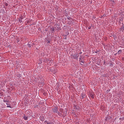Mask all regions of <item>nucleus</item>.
Listing matches in <instances>:
<instances>
[{
  "label": "nucleus",
  "mask_w": 124,
  "mask_h": 124,
  "mask_svg": "<svg viewBox=\"0 0 124 124\" xmlns=\"http://www.w3.org/2000/svg\"><path fill=\"white\" fill-rule=\"evenodd\" d=\"M40 84H41L42 85H43L44 84V80H43V79H42V81H39Z\"/></svg>",
  "instance_id": "4"
},
{
  "label": "nucleus",
  "mask_w": 124,
  "mask_h": 124,
  "mask_svg": "<svg viewBox=\"0 0 124 124\" xmlns=\"http://www.w3.org/2000/svg\"><path fill=\"white\" fill-rule=\"evenodd\" d=\"M79 62H81L80 64H84V62H83V59L82 58H79Z\"/></svg>",
  "instance_id": "3"
},
{
  "label": "nucleus",
  "mask_w": 124,
  "mask_h": 124,
  "mask_svg": "<svg viewBox=\"0 0 124 124\" xmlns=\"http://www.w3.org/2000/svg\"><path fill=\"white\" fill-rule=\"evenodd\" d=\"M51 31H52V32H54V31H55V28H51Z\"/></svg>",
  "instance_id": "7"
},
{
  "label": "nucleus",
  "mask_w": 124,
  "mask_h": 124,
  "mask_svg": "<svg viewBox=\"0 0 124 124\" xmlns=\"http://www.w3.org/2000/svg\"><path fill=\"white\" fill-rule=\"evenodd\" d=\"M110 1H111V3H114L115 0H110Z\"/></svg>",
  "instance_id": "9"
},
{
  "label": "nucleus",
  "mask_w": 124,
  "mask_h": 124,
  "mask_svg": "<svg viewBox=\"0 0 124 124\" xmlns=\"http://www.w3.org/2000/svg\"><path fill=\"white\" fill-rule=\"evenodd\" d=\"M47 124H54L53 123L49 122L47 123Z\"/></svg>",
  "instance_id": "10"
},
{
  "label": "nucleus",
  "mask_w": 124,
  "mask_h": 124,
  "mask_svg": "<svg viewBox=\"0 0 124 124\" xmlns=\"http://www.w3.org/2000/svg\"><path fill=\"white\" fill-rule=\"evenodd\" d=\"M50 43V41H48V42H47V43Z\"/></svg>",
  "instance_id": "17"
},
{
  "label": "nucleus",
  "mask_w": 124,
  "mask_h": 124,
  "mask_svg": "<svg viewBox=\"0 0 124 124\" xmlns=\"http://www.w3.org/2000/svg\"><path fill=\"white\" fill-rule=\"evenodd\" d=\"M91 29H92V27L90 26V27L88 28V30H91Z\"/></svg>",
  "instance_id": "11"
},
{
  "label": "nucleus",
  "mask_w": 124,
  "mask_h": 124,
  "mask_svg": "<svg viewBox=\"0 0 124 124\" xmlns=\"http://www.w3.org/2000/svg\"><path fill=\"white\" fill-rule=\"evenodd\" d=\"M92 97H94V95H93Z\"/></svg>",
  "instance_id": "15"
},
{
  "label": "nucleus",
  "mask_w": 124,
  "mask_h": 124,
  "mask_svg": "<svg viewBox=\"0 0 124 124\" xmlns=\"http://www.w3.org/2000/svg\"><path fill=\"white\" fill-rule=\"evenodd\" d=\"M52 111L54 113H58L59 109H58V107H54L52 108Z\"/></svg>",
  "instance_id": "1"
},
{
  "label": "nucleus",
  "mask_w": 124,
  "mask_h": 124,
  "mask_svg": "<svg viewBox=\"0 0 124 124\" xmlns=\"http://www.w3.org/2000/svg\"><path fill=\"white\" fill-rule=\"evenodd\" d=\"M3 101L4 102H7V101L6 100H4Z\"/></svg>",
  "instance_id": "12"
},
{
  "label": "nucleus",
  "mask_w": 124,
  "mask_h": 124,
  "mask_svg": "<svg viewBox=\"0 0 124 124\" xmlns=\"http://www.w3.org/2000/svg\"><path fill=\"white\" fill-rule=\"evenodd\" d=\"M58 114H59V115H61V113H59Z\"/></svg>",
  "instance_id": "18"
},
{
  "label": "nucleus",
  "mask_w": 124,
  "mask_h": 124,
  "mask_svg": "<svg viewBox=\"0 0 124 124\" xmlns=\"http://www.w3.org/2000/svg\"><path fill=\"white\" fill-rule=\"evenodd\" d=\"M121 30L124 31V24L122 25V26L121 27Z\"/></svg>",
  "instance_id": "6"
},
{
  "label": "nucleus",
  "mask_w": 124,
  "mask_h": 124,
  "mask_svg": "<svg viewBox=\"0 0 124 124\" xmlns=\"http://www.w3.org/2000/svg\"><path fill=\"white\" fill-rule=\"evenodd\" d=\"M5 5H8V4L6 3V4H5Z\"/></svg>",
  "instance_id": "16"
},
{
  "label": "nucleus",
  "mask_w": 124,
  "mask_h": 124,
  "mask_svg": "<svg viewBox=\"0 0 124 124\" xmlns=\"http://www.w3.org/2000/svg\"><path fill=\"white\" fill-rule=\"evenodd\" d=\"M82 97H83V98L85 97V95H82Z\"/></svg>",
  "instance_id": "13"
},
{
  "label": "nucleus",
  "mask_w": 124,
  "mask_h": 124,
  "mask_svg": "<svg viewBox=\"0 0 124 124\" xmlns=\"http://www.w3.org/2000/svg\"><path fill=\"white\" fill-rule=\"evenodd\" d=\"M65 116H66V114H65L63 115L64 117H65Z\"/></svg>",
  "instance_id": "14"
},
{
  "label": "nucleus",
  "mask_w": 124,
  "mask_h": 124,
  "mask_svg": "<svg viewBox=\"0 0 124 124\" xmlns=\"http://www.w3.org/2000/svg\"><path fill=\"white\" fill-rule=\"evenodd\" d=\"M23 118L25 121H28V116L24 115Z\"/></svg>",
  "instance_id": "5"
},
{
  "label": "nucleus",
  "mask_w": 124,
  "mask_h": 124,
  "mask_svg": "<svg viewBox=\"0 0 124 124\" xmlns=\"http://www.w3.org/2000/svg\"><path fill=\"white\" fill-rule=\"evenodd\" d=\"M73 58H74V59H76V60H77V59H78V58H79V55L78 54H75L73 55Z\"/></svg>",
  "instance_id": "2"
},
{
  "label": "nucleus",
  "mask_w": 124,
  "mask_h": 124,
  "mask_svg": "<svg viewBox=\"0 0 124 124\" xmlns=\"http://www.w3.org/2000/svg\"><path fill=\"white\" fill-rule=\"evenodd\" d=\"M122 50H119L118 52V54L120 55V54H122Z\"/></svg>",
  "instance_id": "8"
}]
</instances>
